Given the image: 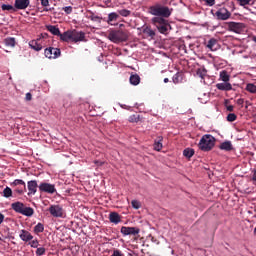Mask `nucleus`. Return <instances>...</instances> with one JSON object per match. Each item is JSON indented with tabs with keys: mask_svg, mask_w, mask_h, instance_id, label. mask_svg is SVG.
Wrapping results in <instances>:
<instances>
[{
	"mask_svg": "<svg viewBox=\"0 0 256 256\" xmlns=\"http://www.w3.org/2000/svg\"><path fill=\"white\" fill-rule=\"evenodd\" d=\"M238 3L242 6L245 7V5H249L252 0H237Z\"/></svg>",
	"mask_w": 256,
	"mask_h": 256,
	"instance_id": "nucleus-44",
	"label": "nucleus"
},
{
	"mask_svg": "<svg viewBox=\"0 0 256 256\" xmlns=\"http://www.w3.org/2000/svg\"><path fill=\"white\" fill-rule=\"evenodd\" d=\"M227 121H229V123H233V121H237V115L235 113L228 114Z\"/></svg>",
	"mask_w": 256,
	"mask_h": 256,
	"instance_id": "nucleus-38",
	"label": "nucleus"
},
{
	"mask_svg": "<svg viewBox=\"0 0 256 256\" xmlns=\"http://www.w3.org/2000/svg\"><path fill=\"white\" fill-rule=\"evenodd\" d=\"M220 149L222 151H233V144H231V141H225L220 144Z\"/></svg>",
	"mask_w": 256,
	"mask_h": 256,
	"instance_id": "nucleus-24",
	"label": "nucleus"
},
{
	"mask_svg": "<svg viewBox=\"0 0 256 256\" xmlns=\"http://www.w3.org/2000/svg\"><path fill=\"white\" fill-rule=\"evenodd\" d=\"M43 231H45V226L42 223H38L34 227V233H36V234L43 233Z\"/></svg>",
	"mask_w": 256,
	"mask_h": 256,
	"instance_id": "nucleus-32",
	"label": "nucleus"
},
{
	"mask_svg": "<svg viewBox=\"0 0 256 256\" xmlns=\"http://www.w3.org/2000/svg\"><path fill=\"white\" fill-rule=\"evenodd\" d=\"M4 43L6 47H15L16 41L13 37H8L4 39Z\"/></svg>",
	"mask_w": 256,
	"mask_h": 256,
	"instance_id": "nucleus-29",
	"label": "nucleus"
},
{
	"mask_svg": "<svg viewBox=\"0 0 256 256\" xmlns=\"http://www.w3.org/2000/svg\"><path fill=\"white\" fill-rule=\"evenodd\" d=\"M183 155H184V157H186V159H191V157H193V155H195V150L192 148H186L183 151Z\"/></svg>",
	"mask_w": 256,
	"mask_h": 256,
	"instance_id": "nucleus-28",
	"label": "nucleus"
},
{
	"mask_svg": "<svg viewBox=\"0 0 256 256\" xmlns=\"http://www.w3.org/2000/svg\"><path fill=\"white\" fill-rule=\"evenodd\" d=\"M215 147V137L211 134L204 135L199 142V149L201 151H211Z\"/></svg>",
	"mask_w": 256,
	"mask_h": 256,
	"instance_id": "nucleus-4",
	"label": "nucleus"
},
{
	"mask_svg": "<svg viewBox=\"0 0 256 256\" xmlns=\"http://www.w3.org/2000/svg\"><path fill=\"white\" fill-rule=\"evenodd\" d=\"M206 3H207L210 7H213V5H215V0H206Z\"/></svg>",
	"mask_w": 256,
	"mask_h": 256,
	"instance_id": "nucleus-49",
	"label": "nucleus"
},
{
	"mask_svg": "<svg viewBox=\"0 0 256 256\" xmlns=\"http://www.w3.org/2000/svg\"><path fill=\"white\" fill-rule=\"evenodd\" d=\"M44 11H49V9H47V8H44Z\"/></svg>",
	"mask_w": 256,
	"mask_h": 256,
	"instance_id": "nucleus-57",
	"label": "nucleus"
},
{
	"mask_svg": "<svg viewBox=\"0 0 256 256\" xmlns=\"http://www.w3.org/2000/svg\"><path fill=\"white\" fill-rule=\"evenodd\" d=\"M142 33L145 35L146 39H155L156 32L151 26H144Z\"/></svg>",
	"mask_w": 256,
	"mask_h": 256,
	"instance_id": "nucleus-13",
	"label": "nucleus"
},
{
	"mask_svg": "<svg viewBox=\"0 0 256 256\" xmlns=\"http://www.w3.org/2000/svg\"><path fill=\"white\" fill-rule=\"evenodd\" d=\"M111 256H123V254H121V251H119V250H114V252Z\"/></svg>",
	"mask_w": 256,
	"mask_h": 256,
	"instance_id": "nucleus-48",
	"label": "nucleus"
},
{
	"mask_svg": "<svg viewBox=\"0 0 256 256\" xmlns=\"http://www.w3.org/2000/svg\"><path fill=\"white\" fill-rule=\"evenodd\" d=\"M18 193L22 194V193H23V190H19Z\"/></svg>",
	"mask_w": 256,
	"mask_h": 256,
	"instance_id": "nucleus-56",
	"label": "nucleus"
},
{
	"mask_svg": "<svg viewBox=\"0 0 256 256\" xmlns=\"http://www.w3.org/2000/svg\"><path fill=\"white\" fill-rule=\"evenodd\" d=\"M183 79V76L181 73L177 72L173 77H172V81L173 83H175L177 85V83H181Z\"/></svg>",
	"mask_w": 256,
	"mask_h": 256,
	"instance_id": "nucleus-31",
	"label": "nucleus"
},
{
	"mask_svg": "<svg viewBox=\"0 0 256 256\" xmlns=\"http://www.w3.org/2000/svg\"><path fill=\"white\" fill-rule=\"evenodd\" d=\"M38 189L40 193H48V195H53L54 193L57 192V188H55V184L47 183V182H42L38 186Z\"/></svg>",
	"mask_w": 256,
	"mask_h": 256,
	"instance_id": "nucleus-6",
	"label": "nucleus"
},
{
	"mask_svg": "<svg viewBox=\"0 0 256 256\" xmlns=\"http://www.w3.org/2000/svg\"><path fill=\"white\" fill-rule=\"evenodd\" d=\"M118 19H119V14H117L116 12H112L108 15V23L117 21Z\"/></svg>",
	"mask_w": 256,
	"mask_h": 256,
	"instance_id": "nucleus-33",
	"label": "nucleus"
},
{
	"mask_svg": "<svg viewBox=\"0 0 256 256\" xmlns=\"http://www.w3.org/2000/svg\"><path fill=\"white\" fill-rule=\"evenodd\" d=\"M41 38H38L37 40H32L29 42V47L33 49L34 51H41L43 49V44Z\"/></svg>",
	"mask_w": 256,
	"mask_h": 256,
	"instance_id": "nucleus-14",
	"label": "nucleus"
},
{
	"mask_svg": "<svg viewBox=\"0 0 256 256\" xmlns=\"http://www.w3.org/2000/svg\"><path fill=\"white\" fill-rule=\"evenodd\" d=\"M252 179H253V181H256V169L254 170Z\"/></svg>",
	"mask_w": 256,
	"mask_h": 256,
	"instance_id": "nucleus-53",
	"label": "nucleus"
},
{
	"mask_svg": "<svg viewBox=\"0 0 256 256\" xmlns=\"http://www.w3.org/2000/svg\"><path fill=\"white\" fill-rule=\"evenodd\" d=\"M118 13L121 15V17H129V15H131V10L121 9L118 10Z\"/></svg>",
	"mask_w": 256,
	"mask_h": 256,
	"instance_id": "nucleus-36",
	"label": "nucleus"
},
{
	"mask_svg": "<svg viewBox=\"0 0 256 256\" xmlns=\"http://www.w3.org/2000/svg\"><path fill=\"white\" fill-rule=\"evenodd\" d=\"M131 205L133 209H140L141 208V203L137 200H132Z\"/></svg>",
	"mask_w": 256,
	"mask_h": 256,
	"instance_id": "nucleus-41",
	"label": "nucleus"
},
{
	"mask_svg": "<svg viewBox=\"0 0 256 256\" xmlns=\"http://www.w3.org/2000/svg\"><path fill=\"white\" fill-rule=\"evenodd\" d=\"M48 211L52 217H63V207L60 205H51Z\"/></svg>",
	"mask_w": 256,
	"mask_h": 256,
	"instance_id": "nucleus-11",
	"label": "nucleus"
},
{
	"mask_svg": "<svg viewBox=\"0 0 256 256\" xmlns=\"http://www.w3.org/2000/svg\"><path fill=\"white\" fill-rule=\"evenodd\" d=\"M214 16L218 21H227V19H231V12L227 8L222 7L216 11Z\"/></svg>",
	"mask_w": 256,
	"mask_h": 256,
	"instance_id": "nucleus-7",
	"label": "nucleus"
},
{
	"mask_svg": "<svg viewBox=\"0 0 256 256\" xmlns=\"http://www.w3.org/2000/svg\"><path fill=\"white\" fill-rule=\"evenodd\" d=\"M1 9L2 11H10L11 13H15V11H17V8L10 4H2Z\"/></svg>",
	"mask_w": 256,
	"mask_h": 256,
	"instance_id": "nucleus-27",
	"label": "nucleus"
},
{
	"mask_svg": "<svg viewBox=\"0 0 256 256\" xmlns=\"http://www.w3.org/2000/svg\"><path fill=\"white\" fill-rule=\"evenodd\" d=\"M228 31H232L233 33H242L243 29H245V24L241 22H227Z\"/></svg>",
	"mask_w": 256,
	"mask_h": 256,
	"instance_id": "nucleus-8",
	"label": "nucleus"
},
{
	"mask_svg": "<svg viewBox=\"0 0 256 256\" xmlns=\"http://www.w3.org/2000/svg\"><path fill=\"white\" fill-rule=\"evenodd\" d=\"M19 237L25 243H28V241H33V236L27 230H21L20 234H19Z\"/></svg>",
	"mask_w": 256,
	"mask_h": 256,
	"instance_id": "nucleus-17",
	"label": "nucleus"
},
{
	"mask_svg": "<svg viewBox=\"0 0 256 256\" xmlns=\"http://www.w3.org/2000/svg\"><path fill=\"white\" fill-rule=\"evenodd\" d=\"M206 47L210 49V51H217V49H219V42L217 41V39L211 38L208 41Z\"/></svg>",
	"mask_w": 256,
	"mask_h": 256,
	"instance_id": "nucleus-19",
	"label": "nucleus"
},
{
	"mask_svg": "<svg viewBox=\"0 0 256 256\" xmlns=\"http://www.w3.org/2000/svg\"><path fill=\"white\" fill-rule=\"evenodd\" d=\"M33 213H35V210H33V208L24 206L20 215H25V217H32Z\"/></svg>",
	"mask_w": 256,
	"mask_h": 256,
	"instance_id": "nucleus-26",
	"label": "nucleus"
},
{
	"mask_svg": "<svg viewBox=\"0 0 256 256\" xmlns=\"http://www.w3.org/2000/svg\"><path fill=\"white\" fill-rule=\"evenodd\" d=\"M233 109H234L233 105L227 106V111H229L230 113L233 112Z\"/></svg>",
	"mask_w": 256,
	"mask_h": 256,
	"instance_id": "nucleus-52",
	"label": "nucleus"
},
{
	"mask_svg": "<svg viewBox=\"0 0 256 256\" xmlns=\"http://www.w3.org/2000/svg\"><path fill=\"white\" fill-rule=\"evenodd\" d=\"M120 232L124 237H127V235H133L135 237L138 233H141V229L137 227L122 226Z\"/></svg>",
	"mask_w": 256,
	"mask_h": 256,
	"instance_id": "nucleus-10",
	"label": "nucleus"
},
{
	"mask_svg": "<svg viewBox=\"0 0 256 256\" xmlns=\"http://www.w3.org/2000/svg\"><path fill=\"white\" fill-rule=\"evenodd\" d=\"M108 39L112 41V43H121L123 41H127L129 39V35H127V32L121 30L112 31L109 33Z\"/></svg>",
	"mask_w": 256,
	"mask_h": 256,
	"instance_id": "nucleus-5",
	"label": "nucleus"
},
{
	"mask_svg": "<svg viewBox=\"0 0 256 256\" xmlns=\"http://www.w3.org/2000/svg\"><path fill=\"white\" fill-rule=\"evenodd\" d=\"M29 245L31 247H33L34 249H37L39 247V241L37 240H32L31 242H29Z\"/></svg>",
	"mask_w": 256,
	"mask_h": 256,
	"instance_id": "nucleus-45",
	"label": "nucleus"
},
{
	"mask_svg": "<svg viewBox=\"0 0 256 256\" xmlns=\"http://www.w3.org/2000/svg\"><path fill=\"white\" fill-rule=\"evenodd\" d=\"M61 41L69 43L72 41L73 43H79V41H85V32L77 31V30H68L61 35Z\"/></svg>",
	"mask_w": 256,
	"mask_h": 256,
	"instance_id": "nucleus-2",
	"label": "nucleus"
},
{
	"mask_svg": "<svg viewBox=\"0 0 256 256\" xmlns=\"http://www.w3.org/2000/svg\"><path fill=\"white\" fill-rule=\"evenodd\" d=\"M36 255L37 256L45 255V248L44 247L37 248Z\"/></svg>",
	"mask_w": 256,
	"mask_h": 256,
	"instance_id": "nucleus-43",
	"label": "nucleus"
},
{
	"mask_svg": "<svg viewBox=\"0 0 256 256\" xmlns=\"http://www.w3.org/2000/svg\"><path fill=\"white\" fill-rule=\"evenodd\" d=\"M151 23L162 35H168L169 31H171V24H169V20L165 18L153 17L151 19Z\"/></svg>",
	"mask_w": 256,
	"mask_h": 256,
	"instance_id": "nucleus-3",
	"label": "nucleus"
},
{
	"mask_svg": "<svg viewBox=\"0 0 256 256\" xmlns=\"http://www.w3.org/2000/svg\"><path fill=\"white\" fill-rule=\"evenodd\" d=\"M89 19H91V21H95L96 23H101V17L96 16L95 14L90 15Z\"/></svg>",
	"mask_w": 256,
	"mask_h": 256,
	"instance_id": "nucleus-42",
	"label": "nucleus"
},
{
	"mask_svg": "<svg viewBox=\"0 0 256 256\" xmlns=\"http://www.w3.org/2000/svg\"><path fill=\"white\" fill-rule=\"evenodd\" d=\"M196 75L198 77H200L201 79H205V77L207 76V69L205 68H199L196 72Z\"/></svg>",
	"mask_w": 256,
	"mask_h": 256,
	"instance_id": "nucleus-30",
	"label": "nucleus"
},
{
	"mask_svg": "<svg viewBox=\"0 0 256 256\" xmlns=\"http://www.w3.org/2000/svg\"><path fill=\"white\" fill-rule=\"evenodd\" d=\"M231 79V76L229 75V72L227 70H223L220 72V81H223L224 83H229Z\"/></svg>",
	"mask_w": 256,
	"mask_h": 256,
	"instance_id": "nucleus-25",
	"label": "nucleus"
},
{
	"mask_svg": "<svg viewBox=\"0 0 256 256\" xmlns=\"http://www.w3.org/2000/svg\"><path fill=\"white\" fill-rule=\"evenodd\" d=\"M253 41H255V43H256V36L253 37Z\"/></svg>",
	"mask_w": 256,
	"mask_h": 256,
	"instance_id": "nucleus-55",
	"label": "nucleus"
},
{
	"mask_svg": "<svg viewBox=\"0 0 256 256\" xmlns=\"http://www.w3.org/2000/svg\"><path fill=\"white\" fill-rule=\"evenodd\" d=\"M129 81L131 85L137 86L141 83V77L138 74H131Z\"/></svg>",
	"mask_w": 256,
	"mask_h": 256,
	"instance_id": "nucleus-23",
	"label": "nucleus"
},
{
	"mask_svg": "<svg viewBox=\"0 0 256 256\" xmlns=\"http://www.w3.org/2000/svg\"><path fill=\"white\" fill-rule=\"evenodd\" d=\"M47 31H49L52 35H56L57 37H60L61 39V30H59V27L53 26V25H48L46 26Z\"/></svg>",
	"mask_w": 256,
	"mask_h": 256,
	"instance_id": "nucleus-21",
	"label": "nucleus"
},
{
	"mask_svg": "<svg viewBox=\"0 0 256 256\" xmlns=\"http://www.w3.org/2000/svg\"><path fill=\"white\" fill-rule=\"evenodd\" d=\"M37 180L28 181V195H35L37 193Z\"/></svg>",
	"mask_w": 256,
	"mask_h": 256,
	"instance_id": "nucleus-16",
	"label": "nucleus"
},
{
	"mask_svg": "<svg viewBox=\"0 0 256 256\" xmlns=\"http://www.w3.org/2000/svg\"><path fill=\"white\" fill-rule=\"evenodd\" d=\"M110 223H114V225H119L121 223V216L117 212H111L109 214Z\"/></svg>",
	"mask_w": 256,
	"mask_h": 256,
	"instance_id": "nucleus-18",
	"label": "nucleus"
},
{
	"mask_svg": "<svg viewBox=\"0 0 256 256\" xmlns=\"http://www.w3.org/2000/svg\"><path fill=\"white\" fill-rule=\"evenodd\" d=\"M245 103V100L243 98H240L237 100V105H243Z\"/></svg>",
	"mask_w": 256,
	"mask_h": 256,
	"instance_id": "nucleus-50",
	"label": "nucleus"
},
{
	"mask_svg": "<svg viewBox=\"0 0 256 256\" xmlns=\"http://www.w3.org/2000/svg\"><path fill=\"white\" fill-rule=\"evenodd\" d=\"M140 117L137 114L129 116L130 123H139Z\"/></svg>",
	"mask_w": 256,
	"mask_h": 256,
	"instance_id": "nucleus-37",
	"label": "nucleus"
},
{
	"mask_svg": "<svg viewBox=\"0 0 256 256\" xmlns=\"http://www.w3.org/2000/svg\"><path fill=\"white\" fill-rule=\"evenodd\" d=\"M45 57L48 59H57L58 57H61V49L59 48H46L44 51Z\"/></svg>",
	"mask_w": 256,
	"mask_h": 256,
	"instance_id": "nucleus-9",
	"label": "nucleus"
},
{
	"mask_svg": "<svg viewBox=\"0 0 256 256\" xmlns=\"http://www.w3.org/2000/svg\"><path fill=\"white\" fill-rule=\"evenodd\" d=\"M154 151H161L163 149V136H158L154 141Z\"/></svg>",
	"mask_w": 256,
	"mask_h": 256,
	"instance_id": "nucleus-22",
	"label": "nucleus"
},
{
	"mask_svg": "<svg viewBox=\"0 0 256 256\" xmlns=\"http://www.w3.org/2000/svg\"><path fill=\"white\" fill-rule=\"evenodd\" d=\"M3 195H4V197H6V199H9V197H11L13 195V190H11V188H9V187H6L3 190Z\"/></svg>",
	"mask_w": 256,
	"mask_h": 256,
	"instance_id": "nucleus-35",
	"label": "nucleus"
},
{
	"mask_svg": "<svg viewBox=\"0 0 256 256\" xmlns=\"http://www.w3.org/2000/svg\"><path fill=\"white\" fill-rule=\"evenodd\" d=\"M3 221H5V215H3V214L0 212V225H1V223H3Z\"/></svg>",
	"mask_w": 256,
	"mask_h": 256,
	"instance_id": "nucleus-51",
	"label": "nucleus"
},
{
	"mask_svg": "<svg viewBox=\"0 0 256 256\" xmlns=\"http://www.w3.org/2000/svg\"><path fill=\"white\" fill-rule=\"evenodd\" d=\"M11 208L13 209V211H15V213H21L23 212V209L25 208V204H23L22 202H14L11 204Z\"/></svg>",
	"mask_w": 256,
	"mask_h": 256,
	"instance_id": "nucleus-20",
	"label": "nucleus"
},
{
	"mask_svg": "<svg viewBox=\"0 0 256 256\" xmlns=\"http://www.w3.org/2000/svg\"><path fill=\"white\" fill-rule=\"evenodd\" d=\"M62 11H64L66 13V15H71L73 13V7H71V6L63 7Z\"/></svg>",
	"mask_w": 256,
	"mask_h": 256,
	"instance_id": "nucleus-40",
	"label": "nucleus"
},
{
	"mask_svg": "<svg viewBox=\"0 0 256 256\" xmlns=\"http://www.w3.org/2000/svg\"><path fill=\"white\" fill-rule=\"evenodd\" d=\"M216 88L218 89V91H232L233 85H231V83L229 82H223L216 84Z\"/></svg>",
	"mask_w": 256,
	"mask_h": 256,
	"instance_id": "nucleus-15",
	"label": "nucleus"
},
{
	"mask_svg": "<svg viewBox=\"0 0 256 256\" xmlns=\"http://www.w3.org/2000/svg\"><path fill=\"white\" fill-rule=\"evenodd\" d=\"M42 7H49V0H40Z\"/></svg>",
	"mask_w": 256,
	"mask_h": 256,
	"instance_id": "nucleus-46",
	"label": "nucleus"
},
{
	"mask_svg": "<svg viewBox=\"0 0 256 256\" xmlns=\"http://www.w3.org/2000/svg\"><path fill=\"white\" fill-rule=\"evenodd\" d=\"M169 81V78L164 79V83H167Z\"/></svg>",
	"mask_w": 256,
	"mask_h": 256,
	"instance_id": "nucleus-54",
	"label": "nucleus"
},
{
	"mask_svg": "<svg viewBox=\"0 0 256 256\" xmlns=\"http://www.w3.org/2000/svg\"><path fill=\"white\" fill-rule=\"evenodd\" d=\"M12 185L14 187H17V185H23L24 189H26V186H25V181L21 180V179H16L13 181Z\"/></svg>",
	"mask_w": 256,
	"mask_h": 256,
	"instance_id": "nucleus-39",
	"label": "nucleus"
},
{
	"mask_svg": "<svg viewBox=\"0 0 256 256\" xmlns=\"http://www.w3.org/2000/svg\"><path fill=\"white\" fill-rule=\"evenodd\" d=\"M31 5V0H15L14 7L19 11H25Z\"/></svg>",
	"mask_w": 256,
	"mask_h": 256,
	"instance_id": "nucleus-12",
	"label": "nucleus"
},
{
	"mask_svg": "<svg viewBox=\"0 0 256 256\" xmlns=\"http://www.w3.org/2000/svg\"><path fill=\"white\" fill-rule=\"evenodd\" d=\"M246 90L248 91V93L256 94V85L253 83H248L246 85Z\"/></svg>",
	"mask_w": 256,
	"mask_h": 256,
	"instance_id": "nucleus-34",
	"label": "nucleus"
},
{
	"mask_svg": "<svg viewBox=\"0 0 256 256\" xmlns=\"http://www.w3.org/2000/svg\"><path fill=\"white\" fill-rule=\"evenodd\" d=\"M149 11L151 15H154L155 17H162V19H169V17H171V13H173V9L159 3L150 6Z\"/></svg>",
	"mask_w": 256,
	"mask_h": 256,
	"instance_id": "nucleus-1",
	"label": "nucleus"
},
{
	"mask_svg": "<svg viewBox=\"0 0 256 256\" xmlns=\"http://www.w3.org/2000/svg\"><path fill=\"white\" fill-rule=\"evenodd\" d=\"M32 98H33V95L30 92L26 93V97H25L26 101H31Z\"/></svg>",
	"mask_w": 256,
	"mask_h": 256,
	"instance_id": "nucleus-47",
	"label": "nucleus"
}]
</instances>
